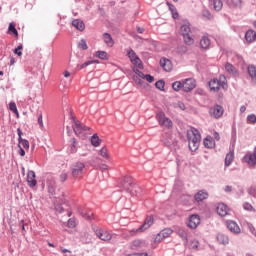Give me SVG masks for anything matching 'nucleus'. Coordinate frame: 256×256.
<instances>
[{
	"instance_id": "39448f33",
	"label": "nucleus",
	"mask_w": 256,
	"mask_h": 256,
	"mask_svg": "<svg viewBox=\"0 0 256 256\" xmlns=\"http://www.w3.org/2000/svg\"><path fill=\"white\" fill-rule=\"evenodd\" d=\"M84 170L85 163L80 161L76 162L71 168L72 177H74V179H79V177H83Z\"/></svg>"
},
{
	"instance_id": "de8ad7c7",
	"label": "nucleus",
	"mask_w": 256,
	"mask_h": 256,
	"mask_svg": "<svg viewBox=\"0 0 256 256\" xmlns=\"http://www.w3.org/2000/svg\"><path fill=\"white\" fill-rule=\"evenodd\" d=\"M54 209H55V212L59 213L60 215L65 213V208H63V205H61V204H56L54 206Z\"/></svg>"
},
{
	"instance_id": "f8f14e48",
	"label": "nucleus",
	"mask_w": 256,
	"mask_h": 256,
	"mask_svg": "<svg viewBox=\"0 0 256 256\" xmlns=\"http://www.w3.org/2000/svg\"><path fill=\"white\" fill-rule=\"evenodd\" d=\"M200 223L201 217L199 216V214H192L189 217L187 227H189L190 229H197Z\"/></svg>"
},
{
	"instance_id": "f3484780",
	"label": "nucleus",
	"mask_w": 256,
	"mask_h": 256,
	"mask_svg": "<svg viewBox=\"0 0 256 256\" xmlns=\"http://www.w3.org/2000/svg\"><path fill=\"white\" fill-rule=\"evenodd\" d=\"M243 162L247 163L250 167L256 165V148L254 149L253 154H246L243 158Z\"/></svg>"
},
{
	"instance_id": "774afa93",
	"label": "nucleus",
	"mask_w": 256,
	"mask_h": 256,
	"mask_svg": "<svg viewBox=\"0 0 256 256\" xmlns=\"http://www.w3.org/2000/svg\"><path fill=\"white\" fill-rule=\"evenodd\" d=\"M212 138L215 139L216 141H219V139H221V137L219 136L218 132H214Z\"/></svg>"
},
{
	"instance_id": "a19ab883",
	"label": "nucleus",
	"mask_w": 256,
	"mask_h": 256,
	"mask_svg": "<svg viewBox=\"0 0 256 256\" xmlns=\"http://www.w3.org/2000/svg\"><path fill=\"white\" fill-rule=\"evenodd\" d=\"M172 89L174 91H181V89H183V81H175L172 83Z\"/></svg>"
},
{
	"instance_id": "680f3d73",
	"label": "nucleus",
	"mask_w": 256,
	"mask_h": 256,
	"mask_svg": "<svg viewBox=\"0 0 256 256\" xmlns=\"http://www.w3.org/2000/svg\"><path fill=\"white\" fill-rule=\"evenodd\" d=\"M38 124L43 129V114H38Z\"/></svg>"
},
{
	"instance_id": "49530a36",
	"label": "nucleus",
	"mask_w": 256,
	"mask_h": 256,
	"mask_svg": "<svg viewBox=\"0 0 256 256\" xmlns=\"http://www.w3.org/2000/svg\"><path fill=\"white\" fill-rule=\"evenodd\" d=\"M141 245H143V241H141V240H134L132 242L131 249H133V250L139 249L141 247Z\"/></svg>"
},
{
	"instance_id": "c03bdc74",
	"label": "nucleus",
	"mask_w": 256,
	"mask_h": 256,
	"mask_svg": "<svg viewBox=\"0 0 256 256\" xmlns=\"http://www.w3.org/2000/svg\"><path fill=\"white\" fill-rule=\"evenodd\" d=\"M127 57L130 59V61H133V59H135L136 57H139L137 55V53L135 52V50H133L132 48H130L128 51H127Z\"/></svg>"
},
{
	"instance_id": "0e129e2a",
	"label": "nucleus",
	"mask_w": 256,
	"mask_h": 256,
	"mask_svg": "<svg viewBox=\"0 0 256 256\" xmlns=\"http://www.w3.org/2000/svg\"><path fill=\"white\" fill-rule=\"evenodd\" d=\"M179 236L181 237V239H182L183 241H185V242L187 243V233H185V232H180V233H179Z\"/></svg>"
},
{
	"instance_id": "c9c22d12",
	"label": "nucleus",
	"mask_w": 256,
	"mask_h": 256,
	"mask_svg": "<svg viewBox=\"0 0 256 256\" xmlns=\"http://www.w3.org/2000/svg\"><path fill=\"white\" fill-rule=\"evenodd\" d=\"M233 159H235V152L230 151V152L226 155L225 165H226V166H229L231 163H233Z\"/></svg>"
},
{
	"instance_id": "393cba45",
	"label": "nucleus",
	"mask_w": 256,
	"mask_h": 256,
	"mask_svg": "<svg viewBox=\"0 0 256 256\" xmlns=\"http://www.w3.org/2000/svg\"><path fill=\"white\" fill-rule=\"evenodd\" d=\"M215 211L219 217H225V203L219 202L216 204Z\"/></svg>"
},
{
	"instance_id": "338daca9",
	"label": "nucleus",
	"mask_w": 256,
	"mask_h": 256,
	"mask_svg": "<svg viewBox=\"0 0 256 256\" xmlns=\"http://www.w3.org/2000/svg\"><path fill=\"white\" fill-rule=\"evenodd\" d=\"M100 169L101 171H107L109 169V166L107 164H101Z\"/></svg>"
},
{
	"instance_id": "6e6d98bb",
	"label": "nucleus",
	"mask_w": 256,
	"mask_h": 256,
	"mask_svg": "<svg viewBox=\"0 0 256 256\" xmlns=\"http://www.w3.org/2000/svg\"><path fill=\"white\" fill-rule=\"evenodd\" d=\"M247 121H248V123L255 124L256 123V116H255V114L248 115Z\"/></svg>"
},
{
	"instance_id": "f03ea898",
	"label": "nucleus",
	"mask_w": 256,
	"mask_h": 256,
	"mask_svg": "<svg viewBox=\"0 0 256 256\" xmlns=\"http://www.w3.org/2000/svg\"><path fill=\"white\" fill-rule=\"evenodd\" d=\"M187 140L189 150L195 153L199 149V145H201V133H199V130L194 129L191 133H187Z\"/></svg>"
},
{
	"instance_id": "9d476101",
	"label": "nucleus",
	"mask_w": 256,
	"mask_h": 256,
	"mask_svg": "<svg viewBox=\"0 0 256 256\" xmlns=\"http://www.w3.org/2000/svg\"><path fill=\"white\" fill-rule=\"evenodd\" d=\"M224 111L223 106L216 104L209 109V115L210 117H214V119H219L220 117H223Z\"/></svg>"
},
{
	"instance_id": "c756f323",
	"label": "nucleus",
	"mask_w": 256,
	"mask_h": 256,
	"mask_svg": "<svg viewBox=\"0 0 256 256\" xmlns=\"http://www.w3.org/2000/svg\"><path fill=\"white\" fill-rule=\"evenodd\" d=\"M95 57H98V59H101L102 61H109V54L105 51H96Z\"/></svg>"
},
{
	"instance_id": "9b49d317",
	"label": "nucleus",
	"mask_w": 256,
	"mask_h": 256,
	"mask_svg": "<svg viewBox=\"0 0 256 256\" xmlns=\"http://www.w3.org/2000/svg\"><path fill=\"white\" fill-rule=\"evenodd\" d=\"M173 234V229L171 228H164L161 232L157 234V236L154 239L155 243H160L163 241V239H167V237L171 236Z\"/></svg>"
},
{
	"instance_id": "f257e3e1",
	"label": "nucleus",
	"mask_w": 256,
	"mask_h": 256,
	"mask_svg": "<svg viewBox=\"0 0 256 256\" xmlns=\"http://www.w3.org/2000/svg\"><path fill=\"white\" fill-rule=\"evenodd\" d=\"M121 191L129 193L132 197H141L143 195V188L133 182L131 176H125L122 181L119 183Z\"/></svg>"
},
{
	"instance_id": "5fc2aeb1",
	"label": "nucleus",
	"mask_w": 256,
	"mask_h": 256,
	"mask_svg": "<svg viewBox=\"0 0 256 256\" xmlns=\"http://www.w3.org/2000/svg\"><path fill=\"white\" fill-rule=\"evenodd\" d=\"M187 50V46L185 45L179 46L177 48L178 53H180L181 55H185V53H187Z\"/></svg>"
},
{
	"instance_id": "052dcab7",
	"label": "nucleus",
	"mask_w": 256,
	"mask_h": 256,
	"mask_svg": "<svg viewBox=\"0 0 256 256\" xmlns=\"http://www.w3.org/2000/svg\"><path fill=\"white\" fill-rule=\"evenodd\" d=\"M68 179V175H67V173H62V174H60V181H61V183H65V181Z\"/></svg>"
},
{
	"instance_id": "f704fd0d",
	"label": "nucleus",
	"mask_w": 256,
	"mask_h": 256,
	"mask_svg": "<svg viewBox=\"0 0 256 256\" xmlns=\"http://www.w3.org/2000/svg\"><path fill=\"white\" fill-rule=\"evenodd\" d=\"M69 143L71 144V152L77 153V145L79 142H77V139L75 137L70 138Z\"/></svg>"
},
{
	"instance_id": "e2e57ef3",
	"label": "nucleus",
	"mask_w": 256,
	"mask_h": 256,
	"mask_svg": "<svg viewBox=\"0 0 256 256\" xmlns=\"http://www.w3.org/2000/svg\"><path fill=\"white\" fill-rule=\"evenodd\" d=\"M244 209L246 211H253V206L251 204H249V203H245L244 204Z\"/></svg>"
},
{
	"instance_id": "e433bc0d",
	"label": "nucleus",
	"mask_w": 256,
	"mask_h": 256,
	"mask_svg": "<svg viewBox=\"0 0 256 256\" xmlns=\"http://www.w3.org/2000/svg\"><path fill=\"white\" fill-rule=\"evenodd\" d=\"M130 62L135 67H138V69H143V61H141V58H139V56L136 57L135 59L131 60Z\"/></svg>"
},
{
	"instance_id": "8fccbe9b",
	"label": "nucleus",
	"mask_w": 256,
	"mask_h": 256,
	"mask_svg": "<svg viewBox=\"0 0 256 256\" xmlns=\"http://www.w3.org/2000/svg\"><path fill=\"white\" fill-rule=\"evenodd\" d=\"M99 155H101V157H104V159H109V154L107 153V147H102Z\"/></svg>"
},
{
	"instance_id": "bb28decb",
	"label": "nucleus",
	"mask_w": 256,
	"mask_h": 256,
	"mask_svg": "<svg viewBox=\"0 0 256 256\" xmlns=\"http://www.w3.org/2000/svg\"><path fill=\"white\" fill-rule=\"evenodd\" d=\"M245 39L248 43H253V41H256V32L248 30L245 34Z\"/></svg>"
},
{
	"instance_id": "0eeeda50",
	"label": "nucleus",
	"mask_w": 256,
	"mask_h": 256,
	"mask_svg": "<svg viewBox=\"0 0 256 256\" xmlns=\"http://www.w3.org/2000/svg\"><path fill=\"white\" fill-rule=\"evenodd\" d=\"M93 231L95 233V235L98 237V239H101V241H111V239L113 238V236L111 235V233H109L108 231H106L103 228H99V227H94Z\"/></svg>"
},
{
	"instance_id": "423d86ee",
	"label": "nucleus",
	"mask_w": 256,
	"mask_h": 256,
	"mask_svg": "<svg viewBox=\"0 0 256 256\" xmlns=\"http://www.w3.org/2000/svg\"><path fill=\"white\" fill-rule=\"evenodd\" d=\"M153 223H155V218L153 215L146 216L142 225L136 229V233H143L144 231H147V229H149Z\"/></svg>"
},
{
	"instance_id": "473e14b6",
	"label": "nucleus",
	"mask_w": 256,
	"mask_h": 256,
	"mask_svg": "<svg viewBox=\"0 0 256 256\" xmlns=\"http://www.w3.org/2000/svg\"><path fill=\"white\" fill-rule=\"evenodd\" d=\"M202 19H204V21H211L213 19V14H211L209 9L204 8L202 10Z\"/></svg>"
},
{
	"instance_id": "b1692460",
	"label": "nucleus",
	"mask_w": 256,
	"mask_h": 256,
	"mask_svg": "<svg viewBox=\"0 0 256 256\" xmlns=\"http://www.w3.org/2000/svg\"><path fill=\"white\" fill-rule=\"evenodd\" d=\"M103 41L107 45V47H113V45H115V41L113 40V36H111L107 32H105L103 34Z\"/></svg>"
},
{
	"instance_id": "dca6fc26",
	"label": "nucleus",
	"mask_w": 256,
	"mask_h": 256,
	"mask_svg": "<svg viewBox=\"0 0 256 256\" xmlns=\"http://www.w3.org/2000/svg\"><path fill=\"white\" fill-rule=\"evenodd\" d=\"M205 199H209V192L206 190H199L195 195H194V200L196 203H201L205 201Z\"/></svg>"
},
{
	"instance_id": "864d4df0",
	"label": "nucleus",
	"mask_w": 256,
	"mask_h": 256,
	"mask_svg": "<svg viewBox=\"0 0 256 256\" xmlns=\"http://www.w3.org/2000/svg\"><path fill=\"white\" fill-rule=\"evenodd\" d=\"M143 79H146L148 83H153V81H155V77L151 74H144Z\"/></svg>"
},
{
	"instance_id": "6e6552de",
	"label": "nucleus",
	"mask_w": 256,
	"mask_h": 256,
	"mask_svg": "<svg viewBox=\"0 0 256 256\" xmlns=\"http://www.w3.org/2000/svg\"><path fill=\"white\" fill-rule=\"evenodd\" d=\"M208 87L210 91L217 93L221 87L222 89H225V81H219V79L213 78L208 82Z\"/></svg>"
},
{
	"instance_id": "72a5a7b5",
	"label": "nucleus",
	"mask_w": 256,
	"mask_h": 256,
	"mask_svg": "<svg viewBox=\"0 0 256 256\" xmlns=\"http://www.w3.org/2000/svg\"><path fill=\"white\" fill-rule=\"evenodd\" d=\"M8 35H14L15 37H19V32L17 31V28L15 27V23H10L8 26Z\"/></svg>"
},
{
	"instance_id": "ddd939ff",
	"label": "nucleus",
	"mask_w": 256,
	"mask_h": 256,
	"mask_svg": "<svg viewBox=\"0 0 256 256\" xmlns=\"http://www.w3.org/2000/svg\"><path fill=\"white\" fill-rule=\"evenodd\" d=\"M72 129L77 137H81L83 135V124L79 122V120H76L75 117L72 116Z\"/></svg>"
},
{
	"instance_id": "cd10ccee",
	"label": "nucleus",
	"mask_w": 256,
	"mask_h": 256,
	"mask_svg": "<svg viewBox=\"0 0 256 256\" xmlns=\"http://www.w3.org/2000/svg\"><path fill=\"white\" fill-rule=\"evenodd\" d=\"M209 45H211V40L207 36H203L200 40V47L202 49H209Z\"/></svg>"
},
{
	"instance_id": "a878e982",
	"label": "nucleus",
	"mask_w": 256,
	"mask_h": 256,
	"mask_svg": "<svg viewBox=\"0 0 256 256\" xmlns=\"http://www.w3.org/2000/svg\"><path fill=\"white\" fill-rule=\"evenodd\" d=\"M225 69L226 72L229 73L230 77H237L239 75L237 69H235L234 66L231 64H226Z\"/></svg>"
},
{
	"instance_id": "4d7b16f0",
	"label": "nucleus",
	"mask_w": 256,
	"mask_h": 256,
	"mask_svg": "<svg viewBox=\"0 0 256 256\" xmlns=\"http://www.w3.org/2000/svg\"><path fill=\"white\" fill-rule=\"evenodd\" d=\"M133 72L138 75V77H141L143 79L145 77V74L141 72L138 68H133Z\"/></svg>"
},
{
	"instance_id": "1a4fd4ad",
	"label": "nucleus",
	"mask_w": 256,
	"mask_h": 256,
	"mask_svg": "<svg viewBox=\"0 0 256 256\" xmlns=\"http://www.w3.org/2000/svg\"><path fill=\"white\" fill-rule=\"evenodd\" d=\"M184 93H190L197 87V81L193 78H186L182 80Z\"/></svg>"
},
{
	"instance_id": "69168bd1",
	"label": "nucleus",
	"mask_w": 256,
	"mask_h": 256,
	"mask_svg": "<svg viewBox=\"0 0 256 256\" xmlns=\"http://www.w3.org/2000/svg\"><path fill=\"white\" fill-rule=\"evenodd\" d=\"M18 139H23V130L21 128H17Z\"/></svg>"
},
{
	"instance_id": "a211bd4d",
	"label": "nucleus",
	"mask_w": 256,
	"mask_h": 256,
	"mask_svg": "<svg viewBox=\"0 0 256 256\" xmlns=\"http://www.w3.org/2000/svg\"><path fill=\"white\" fill-rule=\"evenodd\" d=\"M78 213L87 221H91V219H93V212L87 208H78Z\"/></svg>"
},
{
	"instance_id": "09e8293b",
	"label": "nucleus",
	"mask_w": 256,
	"mask_h": 256,
	"mask_svg": "<svg viewBox=\"0 0 256 256\" xmlns=\"http://www.w3.org/2000/svg\"><path fill=\"white\" fill-rule=\"evenodd\" d=\"M216 239L218 241V243H220V245H225V235L218 233L216 236Z\"/></svg>"
},
{
	"instance_id": "20e7f679",
	"label": "nucleus",
	"mask_w": 256,
	"mask_h": 256,
	"mask_svg": "<svg viewBox=\"0 0 256 256\" xmlns=\"http://www.w3.org/2000/svg\"><path fill=\"white\" fill-rule=\"evenodd\" d=\"M156 118L161 127H166V129H173V121L165 116V112H158L156 114Z\"/></svg>"
},
{
	"instance_id": "3c124183",
	"label": "nucleus",
	"mask_w": 256,
	"mask_h": 256,
	"mask_svg": "<svg viewBox=\"0 0 256 256\" xmlns=\"http://www.w3.org/2000/svg\"><path fill=\"white\" fill-rule=\"evenodd\" d=\"M67 227H69V229H75V227H77V224L75 223V219L69 218L67 221Z\"/></svg>"
},
{
	"instance_id": "aec40b11",
	"label": "nucleus",
	"mask_w": 256,
	"mask_h": 256,
	"mask_svg": "<svg viewBox=\"0 0 256 256\" xmlns=\"http://www.w3.org/2000/svg\"><path fill=\"white\" fill-rule=\"evenodd\" d=\"M227 228L229 229V231H231V233H235L237 235L241 233V228L239 227L238 224H236L235 221L227 222Z\"/></svg>"
},
{
	"instance_id": "13d9d810",
	"label": "nucleus",
	"mask_w": 256,
	"mask_h": 256,
	"mask_svg": "<svg viewBox=\"0 0 256 256\" xmlns=\"http://www.w3.org/2000/svg\"><path fill=\"white\" fill-rule=\"evenodd\" d=\"M9 110L15 112L17 110V104L15 102H10L9 103Z\"/></svg>"
},
{
	"instance_id": "bf43d9fd",
	"label": "nucleus",
	"mask_w": 256,
	"mask_h": 256,
	"mask_svg": "<svg viewBox=\"0 0 256 256\" xmlns=\"http://www.w3.org/2000/svg\"><path fill=\"white\" fill-rule=\"evenodd\" d=\"M17 147L19 149L18 153H19L20 157H25V149H23L21 145H17Z\"/></svg>"
},
{
	"instance_id": "5701e85b",
	"label": "nucleus",
	"mask_w": 256,
	"mask_h": 256,
	"mask_svg": "<svg viewBox=\"0 0 256 256\" xmlns=\"http://www.w3.org/2000/svg\"><path fill=\"white\" fill-rule=\"evenodd\" d=\"M166 5L169 9V11L171 12L172 18L173 19H178L179 18V12L177 11V7H175V5H173V3L167 1Z\"/></svg>"
},
{
	"instance_id": "2eb2a0df",
	"label": "nucleus",
	"mask_w": 256,
	"mask_h": 256,
	"mask_svg": "<svg viewBox=\"0 0 256 256\" xmlns=\"http://www.w3.org/2000/svg\"><path fill=\"white\" fill-rule=\"evenodd\" d=\"M159 63L160 67H162L166 73H171V71H173V62H171L168 58L162 57Z\"/></svg>"
},
{
	"instance_id": "412c9836",
	"label": "nucleus",
	"mask_w": 256,
	"mask_h": 256,
	"mask_svg": "<svg viewBox=\"0 0 256 256\" xmlns=\"http://www.w3.org/2000/svg\"><path fill=\"white\" fill-rule=\"evenodd\" d=\"M203 145L206 149H215V139L211 136H206L203 140Z\"/></svg>"
},
{
	"instance_id": "6ab92c4d",
	"label": "nucleus",
	"mask_w": 256,
	"mask_h": 256,
	"mask_svg": "<svg viewBox=\"0 0 256 256\" xmlns=\"http://www.w3.org/2000/svg\"><path fill=\"white\" fill-rule=\"evenodd\" d=\"M162 143L164 147L171 149V146L173 145V134L166 133L162 138Z\"/></svg>"
},
{
	"instance_id": "7ed1b4c3",
	"label": "nucleus",
	"mask_w": 256,
	"mask_h": 256,
	"mask_svg": "<svg viewBox=\"0 0 256 256\" xmlns=\"http://www.w3.org/2000/svg\"><path fill=\"white\" fill-rule=\"evenodd\" d=\"M180 34L183 37L185 45H193L195 43V39H193V32H191V24L189 21L184 22L180 26Z\"/></svg>"
},
{
	"instance_id": "7c9ffc66",
	"label": "nucleus",
	"mask_w": 256,
	"mask_h": 256,
	"mask_svg": "<svg viewBox=\"0 0 256 256\" xmlns=\"http://www.w3.org/2000/svg\"><path fill=\"white\" fill-rule=\"evenodd\" d=\"M210 5H212L215 11H221L223 9V1L221 0H210Z\"/></svg>"
},
{
	"instance_id": "79ce46f5",
	"label": "nucleus",
	"mask_w": 256,
	"mask_h": 256,
	"mask_svg": "<svg viewBox=\"0 0 256 256\" xmlns=\"http://www.w3.org/2000/svg\"><path fill=\"white\" fill-rule=\"evenodd\" d=\"M13 53L17 55V57H23V44L18 45V47L13 50Z\"/></svg>"
},
{
	"instance_id": "4468645a",
	"label": "nucleus",
	"mask_w": 256,
	"mask_h": 256,
	"mask_svg": "<svg viewBox=\"0 0 256 256\" xmlns=\"http://www.w3.org/2000/svg\"><path fill=\"white\" fill-rule=\"evenodd\" d=\"M37 175L35 174V171L29 170L27 172V183L28 187L33 189L34 187H37Z\"/></svg>"
},
{
	"instance_id": "37998d69",
	"label": "nucleus",
	"mask_w": 256,
	"mask_h": 256,
	"mask_svg": "<svg viewBox=\"0 0 256 256\" xmlns=\"http://www.w3.org/2000/svg\"><path fill=\"white\" fill-rule=\"evenodd\" d=\"M79 49H82V51H87L89 49V46H87V41L85 39H81L78 43Z\"/></svg>"
},
{
	"instance_id": "4be33fe9",
	"label": "nucleus",
	"mask_w": 256,
	"mask_h": 256,
	"mask_svg": "<svg viewBox=\"0 0 256 256\" xmlns=\"http://www.w3.org/2000/svg\"><path fill=\"white\" fill-rule=\"evenodd\" d=\"M72 27H75L77 31H85V22L81 19H74L72 21Z\"/></svg>"
},
{
	"instance_id": "58836bf2",
	"label": "nucleus",
	"mask_w": 256,
	"mask_h": 256,
	"mask_svg": "<svg viewBox=\"0 0 256 256\" xmlns=\"http://www.w3.org/2000/svg\"><path fill=\"white\" fill-rule=\"evenodd\" d=\"M248 73L253 81L256 79V67L254 65L248 66Z\"/></svg>"
},
{
	"instance_id": "603ef678",
	"label": "nucleus",
	"mask_w": 256,
	"mask_h": 256,
	"mask_svg": "<svg viewBox=\"0 0 256 256\" xmlns=\"http://www.w3.org/2000/svg\"><path fill=\"white\" fill-rule=\"evenodd\" d=\"M177 150L179 149V141L175 138H172V145H171V148L170 150Z\"/></svg>"
},
{
	"instance_id": "4c0bfd02",
	"label": "nucleus",
	"mask_w": 256,
	"mask_h": 256,
	"mask_svg": "<svg viewBox=\"0 0 256 256\" xmlns=\"http://www.w3.org/2000/svg\"><path fill=\"white\" fill-rule=\"evenodd\" d=\"M18 145L22 146L23 149H29L30 147L29 140L23 138H18Z\"/></svg>"
},
{
	"instance_id": "ea45409f",
	"label": "nucleus",
	"mask_w": 256,
	"mask_h": 256,
	"mask_svg": "<svg viewBox=\"0 0 256 256\" xmlns=\"http://www.w3.org/2000/svg\"><path fill=\"white\" fill-rule=\"evenodd\" d=\"M155 87L159 91H165V80L161 79L155 82Z\"/></svg>"
},
{
	"instance_id": "c85d7f7f",
	"label": "nucleus",
	"mask_w": 256,
	"mask_h": 256,
	"mask_svg": "<svg viewBox=\"0 0 256 256\" xmlns=\"http://www.w3.org/2000/svg\"><path fill=\"white\" fill-rule=\"evenodd\" d=\"M90 143L93 147H99L101 145V138H99V135L93 134L90 138Z\"/></svg>"
},
{
	"instance_id": "2f4dec72",
	"label": "nucleus",
	"mask_w": 256,
	"mask_h": 256,
	"mask_svg": "<svg viewBox=\"0 0 256 256\" xmlns=\"http://www.w3.org/2000/svg\"><path fill=\"white\" fill-rule=\"evenodd\" d=\"M95 63L99 64V60H88V61L84 62L83 64H78L77 69L79 71H81V69H85V67H89V65H93Z\"/></svg>"
},
{
	"instance_id": "a18cd8bd",
	"label": "nucleus",
	"mask_w": 256,
	"mask_h": 256,
	"mask_svg": "<svg viewBox=\"0 0 256 256\" xmlns=\"http://www.w3.org/2000/svg\"><path fill=\"white\" fill-rule=\"evenodd\" d=\"M55 189H56L55 182H50L48 184V193H49V195H52V197H53V195H55Z\"/></svg>"
}]
</instances>
